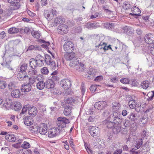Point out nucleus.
Listing matches in <instances>:
<instances>
[{"mask_svg": "<svg viewBox=\"0 0 154 154\" xmlns=\"http://www.w3.org/2000/svg\"><path fill=\"white\" fill-rule=\"evenodd\" d=\"M31 128V130L34 132H35L38 129V128L37 126H32Z\"/></svg>", "mask_w": 154, "mask_h": 154, "instance_id": "64", "label": "nucleus"}, {"mask_svg": "<svg viewBox=\"0 0 154 154\" xmlns=\"http://www.w3.org/2000/svg\"><path fill=\"white\" fill-rule=\"evenodd\" d=\"M44 16L49 20H52L53 18V15L51 13L50 10L45 11H44Z\"/></svg>", "mask_w": 154, "mask_h": 154, "instance_id": "26", "label": "nucleus"}, {"mask_svg": "<svg viewBox=\"0 0 154 154\" xmlns=\"http://www.w3.org/2000/svg\"><path fill=\"white\" fill-rule=\"evenodd\" d=\"M13 105L14 106V109L16 111L20 110L22 107L20 103L19 102H15L13 104Z\"/></svg>", "mask_w": 154, "mask_h": 154, "instance_id": "33", "label": "nucleus"}, {"mask_svg": "<svg viewBox=\"0 0 154 154\" xmlns=\"http://www.w3.org/2000/svg\"><path fill=\"white\" fill-rule=\"evenodd\" d=\"M37 63L39 66V67H41L43 66L44 64V58L40 55H37L35 59Z\"/></svg>", "mask_w": 154, "mask_h": 154, "instance_id": "13", "label": "nucleus"}, {"mask_svg": "<svg viewBox=\"0 0 154 154\" xmlns=\"http://www.w3.org/2000/svg\"><path fill=\"white\" fill-rule=\"evenodd\" d=\"M72 107L69 105L66 106L65 109L63 111V113L66 116H69L70 114L72 112Z\"/></svg>", "mask_w": 154, "mask_h": 154, "instance_id": "20", "label": "nucleus"}, {"mask_svg": "<svg viewBox=\"0 0 154 154\" xmlns=\"http://www.w3.org/2000/svg\"><path fill=\"white\" fill-rule=\"evenodd\" d=\"M86 27L88 29H96V28L100 27V26L97 23H88L86 25Z\"/></svg>", "mask_w": 154, "mask_h": 154, "instance_id": "23", "label": "nucleus"}, {"mask_svg": "<svg viewBox=\"0 0 154 154\" xmlns=\"http://www.w3.org/2000/svg\"><path fill=\"white\" fill-rule=\"evenodd\" d=\"M135 117V114L133 112H131L128 117V118L133 121H134L136 119Z\"/></svg>", "mask_w": 154, "mask_h": 154, "instance_id": "41", "label": "nucleus"}, {"mask_svg": "<svg viewBox=\"0 0 154 154\" xmlns=\"http://www.w3.org/2000/svg\"><path fill=\"white\" fill-rule=\"evenodd\" d=\"M107 106V104L106 102L104 101L97 102L94 104L95 108L98 110L102 109Z\"/></svg>", "mask_w": 154, "mask_h": 154, "instance_id": "7", "label": "nucleus"}, {"mask_svg": "<svg viewBox=\"0 0 154 154\" xmlns=\"http://www.w3.org/2000/svg\"><path fill=\"white\" fill-rule=\"evenodd\" d=\"M79 63V60L75 57L69 62V65L70 66L74 67L77 66Z\"/></svg>", "mask_w": 154, "mask_h": 154, "instance_id": "25", "label": "nucleus"}, {"mask_svg": "<svg viewBox=\"0 0 154 154\" xmlns=\"http://www.w3.org/2000/svg\"><path fill=\"white\" fill-rule=\"evenodd\" d=\"M29 106V108L28 110V113L31 116L34 117L36 116L38 112V111L36 108L34 106L31 107L29 105H27Z\"/></svg>", "mask_w": 154, "mask_h": 154, "instance_id": "14", "label": "nucleus"}, {"mask_svg": "<svg viewBox=\"0 0 154 154\" xmlns=\"http://www.w3.org/2000/svg\"><path fill=\"white\" fill-rule=\"evenodd\" d=\"M17 78L20 80H26L29 79L31 81V78L26 75V73H24L21 71H20L17 75Z\"/></svg>", "mask_w": 154, "mask_h": 154, "instance_id": "11", "label": "nucleus"}, {"mask_svg": "<svg viewBox=\"0 0 154 154\" xmlns=\"http://www.w3.org/2000/svg\"><path fill=\"white\" fill-rule=\"evenodd\" d=\"M122 152V149H116L114 152V154H121Z\"/></svg>", "mask_w": 154, "mask_h": 154, "instance_id": "61", "label": "nucleus"}, {"mask_svg": "<svg viewBox=\"0 0 154 154\" xmlns=\"http://www.w3.org/2000/svg\"><path fill=\"white\" fill-rule=\"evenodd\" d=\"M112 116L110 117V119H113L114 121L116 122H121L122 118L120 116V113L119 111H113Z\"/></svg>", "mask_w": 154, "mask_h": 154, "instance_id": "4", "label": "nucleus"}, {"mask_svg": "<svg viewBox=\"0 0 154 154\" xmlns=\"http://www.w3.org/2000/svg\"><path fill=\"white\" fill-rule=\"evenodd\" d=\"M131 11L132 13H130V14L131 15H140L141 13L140 10L136 6H134L133 8H131Z\"/></svg>", "mask_w": 154, "mask_h": 154, "instance_id": "19", "label": "nucleus"}, {"mask_svg": "<svg viewBox=\"0 0 154 154\" xmlns=\"http://www.w3.org/2000/svg\"><path fill=\"white\" fill-rule=\"evenodd\" d=\"M64 101L66 103H76L78 101V99L77 97H66L65 98Z\"/></svg>", "mask_w": 154, "mask_h": 154, "instance_id": "15", "label": "nucleus"}, {"mask_svg": "<svg viewBox=\"0 0 154 154\" xmlns=\"http://www.w3.org/2000/svg\"><path fill=\"white\" fill-rule=\"evenodd\" d=\"M45 61L46 64L48 65L50 64L53 61L51 56L48 54H46L45 56Z\"/></svg>", "mask_w": 154, "mask_h": 154, "instance_id": "34", "label": "nucleus"}, {"mask_svg": "<svg viewBox=\"0 0 154 154\" xmlns=\"http://www.w3.org/2000/svg\"><path fill=\"white\" fill-rule=\"evenodd\" d=\"M21 146L24 149H27L30 147V145L29 143L26 141H24Z\"/></svg>", "mask_w": 154, "mask_h": 154, "instance_id": "47", "label": "nucleus"}, {"mask_svg": "<svg viewBox=\"0 0 154 154\" xmlns=\"http://www.w3.org/2000/svg\"><path fill=\"white\" fill-rule=\"evenodd\" d=\"M7 84L5 81H0V88L4 89L6 88L7 86Z\"/></svg>", "mask_w": 154, "mask_h": 154, "instance_id": "49", "label": "nucleus"}, {"mask_svg": "<svg viewBox=\"0 0 154 154\" xmlns=\"http://www.w3.org/2000/svg\"><path fill=\"white\" fill-rule=\"evenodd\" d=\"M23 119L24 120V124L27 126H29L33 123L32 119L31 117L26 116Z\"/></svg>", "mask_w": 154, "mask_h": 154, "instance_id": "24", "label": "nucleus"}, {"mask_svg": "<svg viewBox=\"0 0 154 154\" xmlns=\"http://www.w3.org/2000/svg\"><path fill=\"white\" fill-rule=\"evenodd\" d=\"M145 42L148 44H152L154 43V34H148L144 38Z\"/></svg>", "mask_w": 154, "mask_h": 154, "instance_id": "9", "label": "nucleus"}, {"mask_svg": "<svg viewBox=\"0 0 154 154\" xmlns=\"http://www.w3.org/2000/svg\"><path fill=\"white\" fill-rule=\"evenodd\" d=\"M110 112L108 110H105L103 113V115L106 117H108L109 115Z\"/></svg>", "mask_w": 154, "mask_h": 154, "instance_id": "62", "label": "nucleus"}, {"mask_svg": "<svg viewBox=\"0 0 154 154\" xmlns=\"http://www.w3.org/2000/svg\"><path fill=\"white\" fill-rule=\"evenodd\" d=\"M41 72L42 74L44 75H47L49 73V70L47 67H44L41 69Z\"/></svg>", "mask_w": 154, "mask_h": 154, "instance_id": "46", "label": "nucleus"}, {"mask_svg": "<svg viewBox=\"0 0 154 154\" xmlns=\"http://www.w3.org/2000/svg\"><path fill=\"white\" fill-rule=\"evenodd\" d=\"M27 64L26 63L22 64L20 67V71L24 72V73H26V70L27 69Z\"/></svg>", "mask_w": 154, "mask_h": 154, "instance_id": "42", "label": "nucleus"}, {"mask_svg": "<svg viewBox=\"0 0 154 154\" xmlns=\"http://www.w3.org/2000/svg\"><path fill=\"white\" fill-rule=\"evenodd\" d=\"M20 29L16 27H11L8 30V32L10 34L17 33Z\"/></svg>", "mask_w": 154, "mask_h": 154, "instance_id": "31", "label": "nucleus"}, {"mask_svg": "<svg viewBox=\"0 0 154 154\" xmlns=\"http://www.w3.org/2000/svg\"><path fill=\"white\" fill-rule=\"evenodd\" d=\"M118 78L117 76L112 77L110 78V81L114 83H117L118 81Z\"/></svg>", "mask_w": 154, "mask_h": 154, "instance_id": "50", "label": "nucleus"}, {"mask_svg": "<svg viewBox=\"0 0 154 154\" xmlns=\"http://www.w3.org/2000/svg\"><path fill=\"white\" fill-rule=\"evenodd\" d=\"M75 54L74 52L68 53L67 52L64 55L65 58L67 61H70L75 57Z\"/></svg>", "mask_w": 154, "mask_h": 154, "instance_id": "16", "label": "nucleus"}, {"mask_svg": "<svg viewBox=\"0 0 154 154\" xmlns=\"http://www.w3.org/2000/svg\"><path fill=\"white\" fill-rule=\"evenodd\" d=\"M143 143L142 139H139L136 142L135 145H134L135 147L137 149H138L140 148L142 145Z\"/></svg>", "mask_w": 154, "mask_h": 154, "instance_id": "36", "label": "nucleus"}, {"mask_svg": "<svg viewBox=\"0 0 154 154\" xmlns=\"http://www.w3.org/2000/svg\"><path fill=\"white\" fill-rule=\"evenodd\" d=\"M121 83L124 84H128L129 83L130 80L127 78H123L120 80Z\"/></svg>", "mask_w": 154, "mask_h": 154, "instance_id": "53", "label": "nucleus"}, {"mask_svg": "<svg viewBox=\"0 0 154 154\" xmlns=\"http://www.w3.org/2000/svg\"><path fill=\"white\" fill-rule=\"evenodd\" d=\"M3 105L5 107H9L11 106L12 104V101L9 99H6L3 100Z\"/></svg>", "mask_w": 154, "mask_h": 154, "instance_id": "32", "label": "nucleus"}, {"mask_svg": "<svg viewBox=\"0 0 154 154\" xmlns=\"http://www.w3.org/2000/svg\"><path fill=\"white\" fill-rule=\"evenodd\" d=\"M49 65H50L51 69L52 70H57L58 69V65L56 66L55 62L53 61L51 63V64Z\"/></svg>", "mask_w": 154, "mask_h": 154, "instance_id": "44", "label": "nucleus"}, {"mask_svg": "<svg viewBox=\"0 0 154 154\" xmlns=\"http://www.w3.org/2000/svg\"><path fill=\"white\" fill-rule=\"evenodd\" d=\"M96 72V71L95 69L91 68L90 69L88 73L89 75L94 76L95 75Z\"/></svg>", "mask_w": 154, "mask_h": 154, "instance_id": "52", "label": "nucleus"}, {"mask_svg": "<svg viewBox=\"0 0 154 154\" xmlns=\"http://www.w3.org/2000/svg\"><path fill=\"white\" fill-rule=\"evenodd\" d=\"M148 97L147 100L149 101L152 100L154 97V91H151L149 92L147 94Z\"/></svg>", "mask_w": 154, "mask_h": 154, "instance_id": "48", "label": "nucleus"}, {"mask_svg": "<svg viewBox=\"0 0 154 154\" xmlns=\"http://www.w3.org/2000/svg\"><path fill=\"white\" fill-rule=\"evenodd\" d=\"M30 72V73H28L31 76L30 77L31 79V80L32 79L31 78L32 77H33V78L34 79L36 76L38 74L37 70L35 69H32L31 72Z\"/></svg>", "mask_w": 154, "mask_h": 154, "instance_id": "37", "label": "nucleus"}, {"mask_svg": "<svg viewBox=\"0 0 154 154\" xmlns=\"http://www.w3.org/2000/svg\"><path fill=\"white\" fill-rule=\"evenodd\" d=\"M97 51L98 53H102L103 51V46H97Z\"/></svg>", "mask_w": 154, "mask_h": 154, "instance_id": "58", "label": "nucleus"}, {"mask_svg": "<svg viewBox=\"0 0 154 154\" xmlns=\"http://www.w3.org/2000/svg\"><path fill=\"white\" fill-rule=\"evenodd\" d=\"M58 32L61 34L66 33L68 31V27L64 24L60 25L57 28Z\"/></svg>", "mask_w": 154, "mask_h": 154, "instance_id": "10", "label": "nucleus"}, {"mask_svg": "<svg viewBox=\"0 0 154 154\" xmlns=\"http://www.w3.org/2000/svg\"><path fill=\"white\" fill-rule=\"evenodd\" d=\"M149 82L148 81H145L141 83L140 86L142 88L146 89L149 87Z\"/></svg>", "mask_w": 154, "mask_h": 154, "instance_id": "35", "label": "nucleus"}, {"mask_svg": "<svg viewBox=\"0 0 154 154\" xmlns=\"http://www.w3.org/2000/svg\"><path fill=\"white\" fill-rule=\"evenodd\" d=\"M64 21V19L61 17H57L54 20V22L56 24H60L63 23Z\"/></svg>", "mask_w": 154, "mask_h": 154, "instance_id": "38", "label": "nucleus"}, {"mask_svg": "<svg viewBox=\"0 0 154 154\" xmlns=\"http://www.w3.org/2000/svg\"><path fill=\"white\" fill-rule=\"evenodd\" d=\"M64 50L66 52H69L73 51L74 49L73 44L70 41H67L63 45Z\"/></svg>", "mask_w": 154, "mask_h": 154, "instance_id": "3", "label": "nucleus"}, {"mask_svg": "<svg viewBox=\"0 0 154 154\" xmlns=\"http://www.w3.org/2000/svg\"><path fill=\"white\" fill-rule=\"evenodd\" d=\"M12 60V58L10 56H8L6 58L5 62L3 63L9 64L10 63Z\"/></svg>", "mask_w": 154, "mask_h": 154, "instance_id": "55", "label": "nucleus"}, {"mask_svg": "<svg viewBox=\"0 0 154 154\" xmlns=\"http://www.w3.org/2000/svg\"><path fill=\"white\" fill-rule=\"evenodd\" d=\"M22 86L21 88L22 92H28L31 91V86L29 83H24Z\"/></svg>", "mask_w": 154, "mask_h": 154, "instance_id": "18", "label": "nucleus"}, {"mask_svg": "<svg viewBox=\"0 0 154 154\" xmlns=\"http://www.w3.org/2000/svg\"><path fill=\"white\" fill-rule=\"evenodd\" d=\"M29 66L32 69H35L38 67H39V66L37 64L35 59L33 58H32L29 60Z\"/></svg>", "mask_w": 154, "mask_h": 154, "instance_id": "17", "label": "nucleus"}, {"mask_svg": "<svg viewBox=\"0 0 154 154\" xmlns=\"http://www.w3.org/2000/svg\"><path fill=\"white\" fill-rule=\"evenodd\" d=\"M79 63V64L78 66L79 68H78L77 70L81 71L85 70L86 68L85 67L84 64L81 62H80Z\"/></svg>", "mask_w": 154, "mask_h": 154, "instance_id": "43", "label": "nucleus"}, {"mask_svg": "<svg viewBox=\"0 0 154 154\" xmlns=\"http://www.w3.org/2000/svg\"><path fill=\"white\" fill-rule=\"evenodd\" d=\"M5 139L11 142H15L16 140L14 135L12 134H8L5 136Z\"/></svg>", "mask_w": 154, "mask_h": 154, "instance_id": "28", "label": "nucleus"}, {"mask_svg": "<svg viewBox=\"0 0 154 154\" xmlns=\"http://www.w3.org/2000/svg\"><path fill=\"white\" fill-rule=\"evenodd\" d=\"M136 148H135V147H133L132 148L131 150H130V154H139V151H135V150L137 149Z\"/></svg>", "mask_w": 154, "mask_h": 154, "instance_id": "54", "label": "nucleus"}, {"mask_svg": "<svg viewBox=\"0 0 154 154\" xmlns=\"http://www.w3.org/2000/svg\"><path fill=\"white\" fill-rule=\"evenodd\" d=\"M45 84L46 88L48 89L53 88L55 86L54 82L52 80L50 79H48Z\"/></svg>", "mask_w": 154, "mask_h": 154, "instance_id": "21", "label": "nucleus"}, {"mask_svg": "<svg viewBox=\"0 0 154 154\" xmlns=\"http://www.w3.org/2000/svg\"><path fill=\"white\" fill-rule=\"evenodd\" d=\"M11 96L14 98L19 97L20 95V93L19 89H16L13 90L11 92Z\"/></svg>", "mask_w": 154, "mask_h": 154, "instance_id": "27", "label": "nucleus"}, {"mask_svg": "<svg viewBox=\"0 0 154 154\" xmlns=\"http://www.w3.org/2000/svg\"><path fill=\"white\" fill-rule=\"evenodd\" d=\"M124 125L125 127H129L130 125V121L128 119H126L125 120Z\"/></svg>", "mask_w": 154, "mask_h": 154, "instance_id": "56", "label": "nucleus"}, {"mask_svg": "<svg viewBox=\"0 0 154 154\" xmlns=\"http://www.w3.org/2000/svg\"><path fill=\"white\" fill-rule=\"evenodd\" d=\"M131 6L130 4L127 2H125L123 5V8L125 9H128L131 8Z\"/></svg>", "mask_w": 154, "mask_h": 154, "instance_id": "51", "label": "nucleus"}, {"mask_svg": "<svg viewBox=\"0 0 154 154\" xmlns=\"http://www.w3.org/2000/svg\"><path fill=\"white\" fill-rule=\"evenodd\" d=\"M29 108V106H25L23 108L22 111L17 116V117L18 119L21 118H25L24 116L26 114L27 111Z\"/></svg>", "mask_w": 154, "mask_h": 154, "instance_id": "12", "label": "nucleus"}, {"mask_svg": "<svg viewBox=\"0 0 154 154\" xmlns=\"http://www.w3.org/2000/svg\"><path fill=\"white\" fill-rule=\"evenodd\" d=\"M121 122H119L118 124L115 125L112 128V131L114 134H117L120 132L121 130Z\"/></svg>", "mask_w": 154, "mask_h": 154, "instance_id": "22", "label": "nucleus"}, {"mask_svg": "<svg viewBox=\"0 0 154 154\" xmlns=\"http://www.w3.org/2000/svg\"><path fill=\"white\" fill-rule=\"evenodd\" d=\"M110 119V120H105L103 122L104 125L108 128H112L115 124L116 125L119 123L118 122L116 123L117 122L114 121L112 119Z\"/></svg>", "mask_w": 154, "mask_h": 154, "instance_id": "5", "label": "nucleus"}, {"mask_svg": "<svg viewBox=\"0 0 154 154\" xmlns=\"http://www.w3.org/2000/svg\"><path fill=\"white\" fill-rule=\"evenodd\" d=\"M36 86L38 89L41 90L45 86V84L43 81H40L37 84Z\"/></svg>", "mask_w": 154, "mask_h": 154, "instance_id": "30", "label": "nucleus"}, {"mask_svg": "<svg viewBox=\"0 0 154 154\" xmlns=\"http://www.w3.org/2000/svg\"><path fill=\"white\" fill-rule=\"evenodd\" d=\"M89 128L90 134L92 137L95 138L99 136L100 129L96 127L90 126Z\"/></svg>", "mask_w": 154, "mask_h": 154, "instance_id": "2", "label": "nucleus"}, {"mask_svg": "<svg viewBox=\"0 0 154 154\" xmlns=\"http://www.w3.org/2000/svg\"><path fill=\"white\" fill-rule=\"evenodd\" d=\"M60 85L64 89H67L71 86V81L68 79H63L60 82Z\"/></svg>", "mask_w": 154, "mask_h": 154, "instance_id": "6", "label": "nucleus"}, {"mask_svg": "<svg viewBox=\"0 0 154 154\" xmlns=\"http://www.w3.org/2000/svg\"><path fill=\"white\" fill-rule=\"evenodd\" d=\"M41 47H38L37 45H31L28 48V50L33 49L35 50H40L41 49Z\"/></svg>", "mask_w": 154, "mask_h": 154, "instance_id": "45", "label": "nucleus"}, {"mask_svg": "<svg viewBox=\"0 0 154 154\" xmlns=\"http://www.w3.org/2000/svg\"><path fill=\"white\" fill-rule=\"evenodd\" d=\"M51 79L53 82H57L59 79V77L57 75L52 76Z\"/></svg>", "mask_w": 154, "mask_h": 154, "instance_id": "57", "label": "nucleus"}, {"mask_svg": "<svg viewBox=\"0 0 154 154\" xmlns=\"http://www.w3.org/2000/svg\"><path fill=\"white\" fill-rule=\"evenodd\" d=\"M91 91L93 93L97 89L96 85H92L91 86L90 88Z\"/></svg>", "mask_w": 154, "mask_h": 154, "instance_id": "59", "label": "nucleus"}, {"mask_svg": "<svg viewBox=\"0 0 154 154\" xmlns=\"http://www.w3.org/2000/svg\"><path fill=\"white\" fill-rule=\"evenodd\" d=\"M57 120V127L51 128L48 131V137H53L56 136L60 131H63V128L66 127V124L69 122L68 119L63 117H58Z\"/></svg>", "mask_w": 154, "mask_h": 154, "instance_id": "1", "label": "nucleus"}, {"mask_svg": "<svg viewBox=\"0 0 154 154\" xmlns=\"http://www.w3.org/2000/svg\"><path fill=\"white\" fill-rule=\"evenodd\" d=\"M129 99L130 100L128 102L129 107L131 109H134L136 106V102L135 101L133 100H131V99Z\"/></svg>", "mask_w": 154, "mask_h": 154, "instance_id": "39", "label": "nucleus"}, {"mask_svg": "<svg viewBox=\"0 0 154 154\" xmlns=\"http://www.w3.org/2000/svg\"><path fill=\"white\" fill-rule=\"evenodd\" d=\"M9 64L8 63H1V65L5 67L8 68L9 70H12V68L10 66Z\"/></svg>", "mask_w": 154, "mask_h": 154, "instance_id": "60", "label": "nucleus"}, {"mask_svg": "<svg viewBox=\"0 0 154 154\" xmlns=\"http://www.w3.org/2000/svg\"><path fill=\"white\" fill-rule=\"evenodd\" d=\"M8 2L12 4L14 6L17 7L18 8H19V2L20 0H8Z\"/></svg>", "mask_w": 154, "mask_h": 154, "instance_id": "29", "label": "nucleus"}, {"mask_svg": "<svg viewBox=\"0 0 154 154\" xmlns=\"http://www.w3.org/2000/svg\"><path fill=\"white\" fill-rule=\"evenodd\" d=\"M32 36L35 38H38L40 36V34L38 31L33 30L31 32Z\"/></svg>", "mask_w": 154, "mask_h": 154, "instance_id": "40", "label": "nucleus"}, {"mask_svg": "<svg viewBox=\"0 0 154 154\" xmlns=\"http://www.w3.org/2000/svg\"><path fill=\"white\" fill-rule=\"evenodd\" d=\"M48 126L46 124L42 123L40 124L38 128V131L40 134L45 135L47 133Z\"/></svg>", "mask_w": 154, "mask_h": 154, "instance_id": "8", "label": "nucleus"}, {"mask_svg": "<svg viewBox=\"0 0 154 154\" xmlns=\"http://www.w3.org/2000/svg\"><path fill=\"white\" fill-rule=\"evenodd\" d=\"M103 77L102 76H98L94 79L95 81H100L102 80Z\"/></svg>", "mask_w": 154, "mask_h": 154, "instance_id": "63", "label": "nucleus"}]
</instances>
